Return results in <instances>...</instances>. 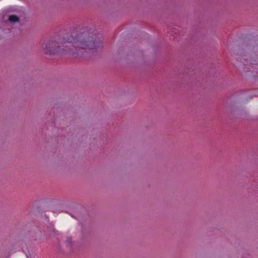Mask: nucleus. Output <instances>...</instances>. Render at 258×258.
Listing matches in <instances>:
<instances>
[{"instance_id": "f257e3e1", "label": "nucleus", "mask_w": 258, "mask_h": 258, "mask_svg": "<svg viewBox=\"0 0 258 258\" xmlns=\"http://www.w3.org/2000/svg\"><path fill=\"white\" fill-rule=\"evenodd\" d=\"M71 47L76 49H87L92 52L101 49L102 41L99 36L92 32H83L74 38L67 36L59 41L49 40L42 45L44 53L49 55H57L61 56L73 54L74 51Z\"/></svg>"}, {"instance_id": "f03ea898", "label": "nucleus", "mask_w": 258, "mask_h": 258, "mask_svg": "<svg viewBox=\"0 0 258 258\" xmlns=\"http://www.w3.org/2000/svg\"><path fill=\"white\" fill-rule=\"evenodd\" d=\"M256 61V60H253L252 62H250L248 64V69L252 73H256L257 75L255 76L258 77V63H254Z\"/></svg>"}, {"instance_id": "7ed1b4c3", "label": "nucleus", "mask_w": 258, "mask_h": 258, "mask_svg": "<svg viewBox=\"0 0 258 258\" xmlns=\"http://www.w3.org/2000/svg\"><path fill=\"white\" fill-rule=\"evenodd\" d=\"M9 20L11 22H17L19 21V18L16 15H11L9 17Z\"/></svg>"}, {"instance_id": "20e7f679", "label": "nucleus", "mask_w": 258, "mask_h": 258, "mask_svg": "<svg viewBox=\"0 0 258 258\" xmlns=\"http://www.w3.org/2000/svg\"><path fill=\"white\" fill-rule=\"evenodd\" d=\"M244 66H247L248 64H247V62L246 61V63H245V62L244 63Z\"/></svg>"}]
</instances>
